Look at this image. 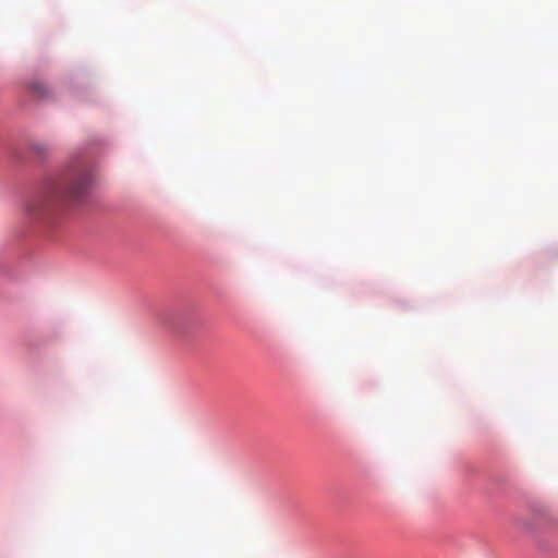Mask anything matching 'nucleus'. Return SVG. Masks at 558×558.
<instances>
[{
  "label": "nucleus",
  "instance_id": "2",
  "mask_svg": "<svg viewBox=\"0 0 558 558\" xmlns=\"http://www.w3.org/2000/svg\"><path fill=\"white\" fill-rule=\"evenodd\" d=\"M34 93L39 97L48 96V86L44 83H34L32 86Z\"/></svg>",
  "mask_w": 558,
  "mask_h": 558
},
{
  "label": "nucleus",
  "instance_id": "1",
  "mask_svg": "<svg viewBox=\"0 0 558 558\" xmlns=\"http://www.w3.org/2000/svg\"><path fill=\"white\" fill-rule=\"evenodd\" d=\"M93 182L89 169H81L63 181L54 184L46 194L29 199L25 211L32 219L45 217L57 204L82 201Z\"/></svg>",
  "mask_w": 558,
  "mask_h": 558
}]
</instances>
